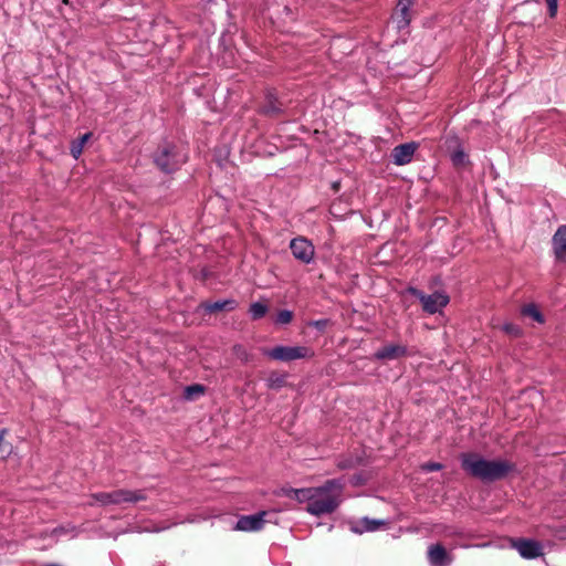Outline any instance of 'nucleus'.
I'll return each instance as SVG.
<instances>
[{"mask_svg": "<svg viewBox=\"0 0 566 566\" xmlns=\"http://www.w3.org/2000/svg\"><path fill=\"white\" fill-rule=\"evenodd\" d=\"M428 559L431 566H449L452 562L441 544L431 545L428 549Z\"/></svg>", "mask_w": 566, "mask_h": 566, "instance_id": "obj_14", "label": "nucleus"}, {"mask_svg": "<svg viewBox=\"0 0 566 566\" xmlns=\"http://www.w3.org/2000/svg\"><path fill=\"white\" fill-rule=\"evenodd\" d=\"M46 566H60V565H57V564H49Z\"/></svg>", "mask_w": 566, "mask_h": 566, "instance_id": "obj_32", "label": "nucleus"}, {"mask_svg": "<svg viewBox=\"0 0 566 566\" xmlns=\"http://www.w3.org/2000/svg\"><path fill=\"white\" fill-rule=\"evenodd\" d=\"M265 382L269 389H281L286 382V375L273 371L268 376Z\"/></svg>", "mask_w": 566, "mask_h": 566, "instance_id": "obj_17", "label": "nucleus"}, {"mask_svg": "<svg viewBox=\"0 0 566 566\" xmlns=\"http://www.w3.org/2000/svg\"><path fill=\"white\" fill-rule=\"evenodd\" d=\"M53 534L55 536H61V535H65V534H71L72 536H76L77 531H76L75 526L67 525V526H60V527L54 528Z\"/></svg>", "mask_w": 566, "mask_h": 566, "instance_id": "obj_26", "label": "nucleus"}, {"mask_svg": "<svg viewBox=\"0 0 566 566\" xmlns=\"http://www.w3.org/2000/svg\"><path fill=\"white\" fill-rule=\"evenodd\" d=\"M266 515L268 513L264 511L252 515H243L238 520L234 530L241 532H258L263 528Z\"/></svg>", "mask_w": 566, "mask_h": 566, "instance_id": "obj_8", "label": "nucleus"}, {"mask_svg": "<svg viewBox=\"0 0 566 566\" xmlns=\"http://www.w3.org/2000/svg\"><path fill=\"white\" fill-rule=\"evenodd\" d=\"M552 245L555 259L560 262H566V226L557 228L552 238Z\"/></svg>", "mask_w": 566, "mask_h": 566, "instance_id": "obj_12", "label": "nucleus"}, {"mask_svg": "<svg viewBox=\"0 0 566 566\" xmlns=\"http://www.w3.org/2000/svg\"><path fill=\"white\" fill-rule=\"evenodd\" d=\"M206 391V387L200 384H193L190 386H187L184 390V398L186 400H196L200 396H202Z\"/></svg>", "mask_w": 566, "mask_h": 566, "instance_id": "obj_19", "label": "nucleus"}, {"mask_svg": "<svg viewBox=\"0 0 566 566\" xmlns=\"http://www.w3.org/2000/svg\"><path fill=\"white\" fill-rule=\"evenodd\" d=\"M282 112L280 103L273 95L266 97V103L263 106V113L270 116L277 115Z\"/></svg>", "mask_w": 566, "mask_h": 566, "instance_id": "obj_20", "label": "nucleus"}, {"mask_svg": "<svg viewBox=\"0 0 566 566\" xmlns=\"http://www.w3.org/2000/svg\"><path fill=\"white\" fill-rule=\"evenodd\" d=\"M418 145L416 143H406L396 146L391 151L392 161L397 166H403L409 164L417 150Z\"/></svg>", "mask_w": 566, "mask_h": 566, "instance_id": "obj_11", "label": "nucleus"}, {"mask_svg": "<svg viewBox=\"0 0 566 566\" xmlns=\"http://www.w3.org/2000/svg\"><path fill=\"white\" fill-rule=\"evenodd\" d=\"M90 137H91V133H86L71 144L70 150H71L72 156L75 159H77L81 156L84 145L87 143Z\"/></svg>", "mask_w": 566, "mask_h": 566, "instance_id": "obj_21", "label": "nucleus"}, {"mask_svg": "<svg viewBox=\"0 0 566 566\" xmlns=\"http://www.w3.org/2000/svg\"><path fill=\"white\" fill-rule=\"evenodd\" d=\"M312 488L304 489H283L282 494L296 500L298 503H307L310 505Z\"/></svg>", "mask_w": 566, "mask_h": 566, "instance_id": "obj_16", "label": "nucleus"}, {"mask_svg": "<svg viewBox=\"0 0 566 566\" xmlns=\"http://www.w3.org/2000/svg\"><path fill=\"white\" fill-rule=\"evenodd\" d=\"M338 467H339L340 469H349V468H353V467H354V464L352 463V461H347V460H346V461H342V462H339V463H338Z\"/></svg>", "mask_w": 566, "mask_h": 566, "instance_id": "obj_31", "label": "nucleus"}, {"mask_svg": "<svg viewBox=\"0 0 566 566\" xmlns=\"http://www.w3.org/2000/svg\"><path fill=\"white\" fill-rule=\"evenodd\" d=\"M502 331L512 337H520L522 335L521 327L513 323H505L502 326Z\"/></svg>", "mask_w": 566, "mask_h": 566, "instance_id": "obj_24", "label": "nucleus"}, {"mask_svg": "<svg viewBox=\"0 0 566 566\" xmlns=\"http://www.w3.org/2000/svg\"><path fill=\"white\" fill-rule=\"evenodd\" d=\"M293 313L289 310H282L277 313L275 323L281 325H286L292 322Z\"/></svg>", "mask_w": 566, "mask_h": 566, "instance_id": "obj_25", "label": "nucleus"}, {"mask_svg": "<svg viewBox=\"0 0 566 566\" xmlns=\"http://www.w3.org/2000/svg\"><path fill=\"white\" fill-rule=\"evenodd\" d=\"M268 311H269L268 305L264 303H261V302L252 303L250 306V310H249L251 317L253 319H260V318L264 317L265 314L268 313Z\"/></svg>", "mask_w": 566, "mask_h": 566, "instance_id": "obj_23", "label": "nucleus"}, {"mask_svg": "<svg viewBox=\"0 0 566 566\" xmlns=\"http://www.w3.org/2000/svg\"><path fill=\"white\" fill-rule=\"evenodd\" d=\"M387 524L384 520H375L369 517L360 518L352 528L355 533L375 532Z\"/></svg>", "mask_w": 566, "mask_h": 566, "instance_id": "obj_15", "label": "nucleus"}, {"mask_svg": "<svg viewBox=\"0 0 566 566\" xmlns=\"http://www.w3.org/2000/svg\"><path fill=\"white\" fill-rule=\"evenodd\" d=\"M442 468V464L438 462H427L421 464V470L426 472L439 471Z\"/></svg>", "mask_w": 566, "mask_h": 566, "instance_id": "obj_28", "label": "nucleus"}, {"mask_svg": "<svg viewBox=\"0 0 566 566\" xmlns=\"http://www.w3.org/2000/svg\"><path fill=\"white\" fill-rule=\"evenodd\" d=\"M522 314L533 318L537 323H544V316L535 304H527L523 306Z\"/></svg>", "mask_w": 566, "mask_h": 566, "instance_id": "obj_22", "label": "nucleus"}, {"mask_svg": "<svg viewBox=\"0 0 566 566\" xmlns=\"http://www.w3.org/2000/svg\"><path fill=\"white\" fill-rule=\"evenodd\" d=\"M451 159L455 166H462L467 161V155L462 149H457L452 153Z\"/></svg>", "mask_w": 566, "mask_h": 566, "instance_id": "obj_27", "label": "nucleus"}, {"mask_svg": "<svg viewBox=\"0 0 566 566\" xmlns=\"http://www.w3.org/2000/svg\"><path fill=\"white\" fill-rule=\"evenodd\" d=\"M547 8H548V14L551 18H555L557 14L558 9V0H545Z\"/></svg>", "mask_w": 566, "mask_h": 566, "instance_id": "obj_29", "label": "nucleus"}, {"mask_svg": "<svg viewBox=\"0 0 566 566\" xmlns=\"http://www.w3.org/2000/svg\"><path fill=\"white\" fill-rule=\"evenodd\" d=\"M513 547L523 558L532 559L543 554V547L539 542L533 539H517L513 542Z\"/></svg>", "mask_w": 566, "mask_h": 566, "instance_id": "obj_10", "label": "nucleus"}, {"mask_svg": "<svg viewBox=\"0 0 566 566\" xmlns=\"http://www.w3.org/2000/svg\"><path fill=\"white\" fill-rule=\"evenodd\" d=\"M407 292L416 296L422 304V308L428 314H436L449 304V296L443 292H434L430 295L424 294L416 287H408Z\"/></svg>", "mask_w": 566, "mask_h": 566, "instance_id": "obj_6", "label": "nucleus"}, {"mask_svg": "<svg viewBox=\"0 0 566 566\" xmlns=\"http://www.w3.org/2000/svg\"><path fill=\"white\" fill-rule=\"evenodd\" d=\"M91 497L98 504L106 505H120L124 503H137L146 501L147 495L143 490H125L118 489L112 492H98L91 495Z\"/></svg>", "mask_w": 566, "mask_h": 566, "instance_id": "obj_4", "label": "nucleus"}, {"mask_svg": "<svg viewBox=\"0 0 566 566\" xmlns=\"http://www.w3.org/2000/svg\"><path fill=\"white\" fill-rule=\"evenodd\" d=\"M460 460L462 469L469 475L483 482H493L504 479L514 470V464L509 460H489L474 452L462 453Z\"/></svg>", "mask_w": 566, "mask_h": 566, "instance_id": "obj_1", "label": "nucleus"}, {"mask_svg": "<svg viewBox=\"0 0 566 566\" xmlns=\"http://www.w3.org/2000/svg\"><path fill=\"white\" fill-rule=\"evenodd\" d=\"M407 355V346L401 344H387L375 352L374 359L381 361L396 360Z\"/></svg>", "mask_w": 566, "mask_h": 566, "instance_id": "obj_9", "label": "nucleus"}, {"mask_svg": "<svg viewBox=\"0 0 566 566\" xmlns=\"http://www.w3.org/2000/svg\"><path fill=\"white\" fill-rule=\"evenodd\" d=\"M187 160V154L184 148L165 144L156 151L154 161L156 166L164 172L177 170Z\"/></svg>", "mask_w": 566, "mask_h": 566, "instance_id": "obj_3", "label": "nucleus"}, {"mask_svg": "<svg viewBox=\"0 0 566 566\" xmlns=\"http://www.w3.org/2000/svg\"><path fill=\"white\" fill-rule=\"evenodd\" d=\"M344 486L345 483L340 479H332L321 486L312 488L313 493L306 511L314 516L335 512L342 503Z\"/></svg>", "mask_w": 566, "mask_h": 566, "instance_id": "obj_2", "label": "nucleus"}, {"mask_svg": "<svg viewBox=\"0 0 566 566\" xmlns=\"http://www.w3.org/2000/svg\"><path fill=\"white\" fill-rule=\"evenodd\" d=\"M235 302L233 300L217 301L213 303L205 304V310L209 313L220 312L223 310H233Z\"/></svg>", "mask_w": 566, "mask_h": 566, "instance_id": "obj_18", "label": "nucleus"}, {"mask_svg": "<svg viewBox=\"0 0 566 566\" xmlns=\"http://www.w3.org/2000/svg\"><path fill=\"white\" fill-rule=\"evenodd\" d=\"M327 319H318V321H313L310 323V325L316 327L317 329H324L327 325Z\"/></svg>", "mask_w": 566, "mask_h": 566, "instance_id": "obj_30", "label": "nucleus"}, {"mask_svg": "<svg viewBox=\"0 0 566 566\" xmlns=\"http://www.w3.org/2000/svg\"><path fill=\"white\" fill-rule=\"evenodd\" d=\"M293 256L302 263L308 264L313 261L315 249L312 242L303 237L294 238L290 242Z\"/></svg>", "mask_w": 566, "mask_h": 566, "instance_id": "obj_7", "label": "nucleus"}, {"mask_svg": "<svg viewBox=\"0 0 566 566\" xmlns=\"http://www.w3.org/2000/svg\"><path fill=\"white\" fill-rule=\"evenodd\" d=\"M416 0H399L398 10L394 15V20L398 30L406 29L411 21L410 7Z\"/></svg>", "mask_w": 566, "mask_h": 566, "instance_id": "obj_13", "label": "nucleus"}, {"mask_svg": "<svg viewBox=\"0 0 566 566\" xmlns=\"http://www.w3.org/2000/svg\"><path fill=\"white\" fill-rule=\"evenodd\" d=\"M271 359L279 361H292L296 359L312 358L314 352L307 346H275L265 352Z\"/></svg>", "mask_w": 566, "mask_h": 566, "instance_id": "obj_5", "label": "nucleus"}]
</instances>
